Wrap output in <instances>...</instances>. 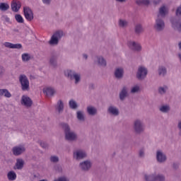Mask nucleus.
Returning a JSON list of instances; mask_svg holds the SVG:
<instances>
[{"label": "nucleus", "instance_id": "54", "mask_svg": "<svg viewBox=\"0 0 181 181\" xmlns=\"http://www.w3.org/2000/svg\"><path fill=\"white\" fill-rule=\"evenodd\" d=\"M40 146H42V148H46V144H45L44 142H40Z\"/></svg>", "mask_w": 181, "mask_h": 181}, {"label": "nucleus", "instance_id": "53", "mask_svg": "<svg viewBox=\"0 0 181 181\" xmlns=\"http://www.w3.org/2000/svg\"><path fill=\"white\" fill-rule=\"evenodd\" d=\"M88 88L89 90H94V88H95V86L94 85V83H90Z\"/></svg>", "mask_w": 181, "mask_h": 181}, {"label": "nucleus", "instance_id": "41", "mask_svg": "<svg viewBox=\"0 0 181 181\" xmlns=\"http://www.w3.org/2000/svg\"><path fill=\"white\" fill-rule=\"evenodd\" d=\"M127 25H128V22H127L126 21H124V20L119 21V26H120V28H125V26H127Z\"/></svg>", "mask_w": 181, "mask_h": 181}, {"label": "nucleus", "instance_id": "31", "mask_svg": "<svg viewBox=\"0 0 181 181\" xmlns=\"http://www.w3.org/2000/svg\"><path fill=\"white\" fill-rule=\"evenodd\" d=\"M69 105L71 110H77V108H78V105L74 100H70L69 102Z\"/></svg>", "mask_w": 181, "mask_h": 181}, {"label": "nucleus", "instance_id": "28", "mask_svg": "<svg viewBox=\"0 0 181 181\" xmlns=\"http://www.w3.org/2000/svg\"><path fill=\"white\" fill-rule=\"evenodd\" d=\"M136 5L139 6H141V5H144V6H148L151 4L150 0H136Z\"/></svg>", "mask_w": 181, "mask_h": 181}, {"label": "nucleus", "instance_id": "29", "mask_svg": "<svg viewBox=\"0 0 181 181\" xmlns=\"http://www.w3.org/2000/svg\"><path fill=\"white\" fill-rule=\"evenodd\" d=\"M87 112L89 115H96L97 109L93 106H88L87 107Z\"/></svg>", "mask_w": 181, "mask_h": 181}, {"label": "nucleus", "instance_id": "20", "mask_svg": "<svg viewBox=\"0 0 181 181\" xmlns=\"http://www.w3.org/2000/svg\"><path fill=\"white\" fill-rule=\"evenodd\" d=\"M57 90L54 88L52 86H48L46 88V97L52 98V97H54V94H56Z\"/></svg>", "mask_w": 181, "mask_h": 181}, {"label": "nucleus", "instance_id": "47", "mask_svg": "<svg viewBox=\"0 0 181 181\" xmlns=\"http://www.w3.org/2000/svg\"><path fill=\"white\" fill-rule=\"evenodd\" d=\"M13 49H22V44H13Z\"/></svg>", "mask_w": 181, "mask_h": 181}, {"label": "nucleus", "instance_id": "30", "mask_svg": "<svg viewBox=\"0 0 181 181\" xmlns=\"http://www.w3.org/2000/svg\"><path fill=\"white\" fill-rule=\"evenodd\" d=\"M49 64L52 67H57V57L53 55L49 59Z\"/></svg>", "mask_w": 181, "mask_h": 181}, {"label": "nucleus", "instance_id": "27", "mask_svg": "<svg viewBox=\"0 0 181 181\" xmlns=\"http://www.w3.org/2000/svg\"><path fill=\"white\" fill-rule=\"evenodd\" d=\"M97 60H98V64H99V66H101L102 67L107 66V61L102 56L97 57Z\"/></svg>", "mask_w": 181, "mask_h": 181}, {"label": "nucleus", "instance_id": "7", "mask_svg": "<svg viewBox=\"0 0 181 181\" xmlns=\"http://www.w3.org/2000/svg\"><path fill=\"white\" fill-rule=\"evenodd\" d=\"M136 76L138 80H145L148 76V69L144 66H139Z\"/></svg>", "mask_w": 181, "mask_h": 181}, {"label": "nucleus", "instance_id": "4", "mask_svg": "<svg viewBox=\"0 0 181 181\" xmlns=\"http://www.w3.org/2000/svg\"><path fill=\"white\" fill-rule=\"evenodd\" d=\"M19 82L21 86L22 91H29L30 90V88L29 87V79L26 75H20Z\"/></svg>", "mask_w": 181, "mask_h": 181}, {"label": "nucleus", "instance_id": "26", "mask_svg": "<svg viewBox=\"0 0 181 181\" xmlns=\"http://www.w3.org/2000/svg\"><path fill=\"white\" fill-rule=\"evenodd\" d=\"M168 90H169V88L166 85H164L163 86H160L158 88V92L160 95H165L166 94Z\"/></svg>", "mask_w": 181, "mask_h": 181}, {"label": "nucleus", "instance_id": "13", "mask_svg": "<svg viewBox=\"0 0 181 181\" xmlns=\"http://www.w3.org/2000/svg\"><path fill=\"white\" fill-rule=\"evenodd\" d=\"M128 46L131 50H133V52H141V50H142L141 44L135 41H129L128 42Z\"/></svg>", "mask_w": 181, "mask_h": 181}, {"label": "nucleus", "instance_id": "14", "mask_svg": "<svg viewBox=\"0 0 181 181\" xmlns=\"http://www.w3.org/2000/svg\"><path fill=\"white\" fill-rule=\"evenodd\" d=\"M24 16L28 22L33 21V11L29 7H24L23 8Z\"/></svg>", "mask_w": 181, "mask_h": 181}, {"label": "nucleus", "instance_id": "61", "mask_svg": "<svg viewBox=\"0 0 181 181\" xmlns=\"http://www.w3.org/2000/svg\"><path fill=\"white\" fill-rule=\"evenodd\" d=\"M14 30V32L19 33V30H18V29H15V30Z\"/></svg>", "mask_w": 181, "mask_h": 181}, {"label": "nucleus", "instance_id": "5", "mask_svg": "<svg viewBox=\"0 0 181 181\" xmlns=\"http://www.w3.org/2000/svg\"><path fill=\"white\" fill-rule=\"evenodd\" d=\"M153 28L155 29V30H156V32H162V30L165 29V21H163V19L159 17V15L157 16L156 23L153 25Z\"/></svg>", "mask_w": 181, "mask_h": 181}, {"label": "nucleus", "instance_id": "23", "mask_svg": "<svg viewBox=\"0 0 181 181\" xmlns=\"http://www.w3.org/2000/svg\"><path fill=\"white\" fill-rule=\"evenodd\" d=\"M158 73L160 77H165L168 74V69L163 66H160L158 69Z\"/></svg>", "mask_w": 181, "mask_h": 181}, {"label": "nucleus", "instance_id": "25", "mask_svg": "<svg viewBox=\"0 0 181 181\" xmlns=\"http://www.w3.org/2000/svg\"><path fill=\"white\" fill-rule=\"evenodd\" d=\"M4 96L6 98H11L12 94L8 90V89H0V97Z\"/></svg>", "mask_w": 181, "mask_h": 181}, {"label": "nucleus", "instance_id": "8", "mask_svg": "<svg viewBox=\"0 0 181 181\" xmlns=\"http://www.w3.org/2000/svg\"><path fill=\"white\" fill-rule=\"evenodd\" d=\"M12 152L14 156H20V155L26 152V148L23 145L16 146L13 147Z\"/></svg>", "mask_w": 181, "mask_h": 181}, {"label": "nucleus", "instance_id": "57", "mask_svg": "<svg viewBox=\"0 0 181 181\" xmlns=\"http://www.w3.org/2000/svg\"><path fill=\"white\" fill-rule=\"evenodd\" d=\"M117 2H125L127 0H115Z\"/></svg>", "mask_w": 181, "mask_h": 181}, {"label": "nucleus", "instance_id": "3", "mask_svg": "<svg viewBox=\"0 0 181 181\" xmlns=\"http://www.w3.org/2000/svg\"><path fill=\"white\" fill-rule=\"evenodd\" d=\"M63 35L64 33L62 30H57L54 33L48 42L49 46H57V45H59V42H60L61 39L63 37Z\"/></svg>", "mask_w": 181, "mask_h": 181}, {"label": "nucleus", "instance_id": "51", "mask_svg": "<svg viewBox=\"0 0 181 181\" xmlns=\"http://www.w3.org/2000/svg\"><path fill=\"white\" fill-rule=\"evenodd\" d=\"M57 181H70L66 177H59L58 179H57Z\"/></svg>", "mask_w": 181, "mask_h": 181}, {"label": "nucleus", "instance_id": "15", "mask_svg": "<svg viewBox=\"0 0 181 181\" xmlns=\"http://www.w3.org/2000/svg\"><path fill=\"white\" fill-rule=\"evenodd\" d=\"M21 104L22 105L30 108V107H32L33 105V101L30 98H29V96L23 95L21 98Z\"/></svg>", "mask_w": 181, "mask_h": 181}, {"label": "nucleus", "instance_id": "11", "mask_svg": "<svg viewBox=\"0 0 181 181\" xmlns=\"http://www.w3.org/2000/svg\"><path fill=\"white\" fill-rule=\"evenodd\" d=\"M170 22L172 24V28L175 30H177L180 33H181V19L172 18L170 19Z\"/></svg>", "mask_w": 181, "mask_h": 181}, {"label": "nucleus", "instance_id": "16", "mask_svg": "<svg viewBox=\"0 0 181 181\" xmlns=\"http://www.w3.org/2000/svg\"><path fill=\"white\" fill-rule=\"evenodd\" d=\"M129 93H128V87L123 86L122 90L119 93V98L120 101H124L127 97H129Z\"/></svg>", "mask_w": 181, "mask_h": 181}, {"label": "nucleus", "instance_id": "24", "mask_svg": "<svg viewBox=\"0 0 181 181\" xmlns=\"http://www.w3.org/2000/svg\"><path fill=\"white\" fill-rule=\"evenodd\" d=\"M159 18H160V16L162 18H165V16H166V15H168V8H166L165 6H163L159 8Z\"/></svg>", "mask_w": 181, "mask_h": 181}, {"label": "nucleus", "instance_id": "39", "mask_svg": "<svg viewBox=\"0 0 181 181\" xmlns=\"http://www.w3.org/2000/svg\"><path fill=\"white\" fill-rule=\"evenodd\" d=\"M32 57H30V54L28 53H24L22 54V60L23 62H29Z\"/></svg>", "mask_w": 181, "mask_h": 181}, {"label": "nucleus", "instance_id": "12", "mask_svg": "<svg viewBox=\"0 0 181 181\" xmlns=\"http://www.w3.org/2000/svg\"><path fill=\"white\" fill-rule=\"evenodd\" d=\"M156 160L158 163H165L168 160V157L163 151L158 150L156 151Z\"/></svg>", "mask_w": 181, "mask_h": 181}, {"label": "nucleus", "instance_id": "46", "mask_svg": "<svg viewBox=\"0 0 181 181\" xmlns=\"http://www.w3.org/2000/svg\"><path fill=\"white\" fill-rule=\"evenodd\" d=\"M139 158H145V151L144 150V148H141L139 151Z\"/></svg>", "mask_w": 181, "mask_h": 181}, {"label": "nucleus", "instance_id": "34", "mask_svg": "<svg viewBox=\"0 0 181 181\" xmlns=\"http://www.w3.org/2000/svg\"><path fill=\"white\" fill-rule=\"evenodd\" d=\"M8 9H9V4L6 3H0V11H1V12H6Z\"/></svg>", "mask_w": 181, "mask_h": 181}, {"label": "nucleus", "instance_id": "49", "mask_svg": "<svg viewBox=\"0 0 181 181\" xmlns=\"http://www.w3.org/2000/svg\"><path fill=\"white\" fill-rule=\"evenodd\" d=\"M2 18H3V19H4V21L6 22H7V23H11V19L8 18V16L4 15V16H2Z\"/></svg>", "mask_w": 181, "mask_h": 181}, {"label": "nucleus", "instance_id": "63", "mask_svg": "<svg viewBox=\"0 0 181 181\" xmlns=\"http://www.w3.org/2000/svg\"><path fill=\"white\" fill-rule=\"evenodd\" d=\"M40 181H46V180H40Z\"/></svg>", "mask_w": 181, "mask_h": 181}, {"label": "nucleus", "instance_id": "1", "mask_svg": "<svg viewBox=\"0 0 181 181\" xmlns=\"http://www.w3.org/2000/svg\"><path fill=\"white\" fill-rule=\"evenodd\" d=\"M61 127L64 131V138L68 142H76L77 141V133L71 131L70 125L67 123H61Z\"/></svg>", "mask_w": 181, "mask_h": 181}, {"label": "nucleus", "instance_id": "32", "mask_svg": "<svg viewBox=\"0 0 181 181\" xmlns=\"http://www.w3.org/2000/svg\"><path fill=\"white\" fill-rule=\"evenodd\" d=\"M134 32L136 35H139L140 33H142L144 32V28L142 27V25L137 24L135 26Z\"/></svg>", "mask_w": 181, "mask_h": 181}, {"label": "nucleus", "instance_id": "60", "mask_svg": "<svg viewBox=\"0 0 181 181\" xmlns=\"http://www.w3.org/2000/svg\"><path fill=\"white\" fill-rule=\"evenodd\" d=\"M43 93H44V94H46V88H43Z\"/></svg>", "mask_w": 181, "mask_h": 181}, {"label": "nucleus", "instance_id": "38", "mask_svg": "<svg viewBox=\"0 0 181 181\" xmlns=\"http://www.w3.org/2000/svg\"><path fill=\"white\" fill-rule=\"evenodd\" d=\"M15 19L18 23H23L25 22L23 17L21 14H16Z\"/></svg>", "mask_w": 181, "mask_h": 181}, {"label": "nucleus", "instance_id": "35", "mask_svg": "<svg viewBox=\"0 0 181 181\" xmlns=\"http://www.w3.org/2000/svg\"><path fill=\"white\" fill-rule=\"evenodd\" d=\"M144 179L146 181H156V174L145 175Z\"/></svg>", "mask_w": 181, "mask_h": 181}, {"label": "nucleus", "instance_id": "43", "mask_svg": "<svg viewBox=\"0 0 181 181\" xmlns=\"http://www.w3.org/2000/svg\"><path fill=\"white\" fill-rule=\"evenodd\" d=\"M138 91H139V86H134L133 88H132V90H131L132 94H135V93H138Z\"/></svg>", "mask_w": 181, "mask_h": 181}, {"label": "nucleus", "instance_id": "40", "mask_svg": "<svg viewBox=\"0 0 181 181\" xmlns=\"http://www.w3.org/2000/svg\"><path fill=\"white\" fill-rule=\"evenodd\" d=\"M156 181H165V175L162 174H156Z\"/></svg>", "mask_w": 181, "mask_h": 181}, {"label": "nucleus", "instance_id": "17", "mask_svg": "<svg viewBox=\"0 0 181 181\" xmlns=\"http://www.w3.org/2000/svg\"><path fill=\"white\" fill-rule=\"evenodd\" d=\"M114 74L115 78L122 80V78H124V68H116Z\"/></svg>", "mask_w": 181, "mask_h": 181}, {"label": "nucleus", "instance_id": "45", "mask_svg": "<svg viewBox=\"0 0 181 181\" xmlns=\"http://www.w3.org/2000/svg\"><path fill=\"white\" fill-rule=\"evenodd\" d=\"M177 128L178 129V135L181 137V120L177 123Z\"/></svg>", "mask_w": 181, "mask_h": 181}, {"label": "nucleus", "instance_id": "18", "mask_svg": "<svg viewBox=\"0 0 181 181\" xmlns=\"http://www.w3.org/2000/svg\"><path fill=\"white\" fill-rule=\"evenodd\" d=\"M107 112L108 114H110V115H113L114 117H118V115H119V110L117 109V107L115 106H110L107 108Z\"/></svg>", "mask_w": 181, "mask_h": 181}, {"label": "nucleus", "instance_id": "10", "mask_svg": "<svg viewBox=\"0 0 181 181\" xmlns=\"http://www.w3.org/2000/svg\"><path fill=\"white\" fill-rule=\"evenodd\" d=\"M73 156L76 160H81L87 158V153L83 150H76L74 151Z\"/></svg>", "mask_w": 181, "mask_h": 181}, {"label": "nucleus", "instance_id": "59", "mask_svg": "<svg viewBox=\"0 0 181 181\" xmlns=\"http://www.w3.org/2000/svg\"><path fill=\"white\" fill-rule=\"evenodd\" d=\"M153 4H155L156 5H158V4H159V1H154Z\"/></svg>", "mask_w": 181, "mask_h": 181}, {"label": "nucleus", "instance_id": "36", "mask_svg": "<svg viewBox=\"0 0 181 181\" xmlns=\"http://www.w3.org/2000/svg\"><path fill=\"white\" fill-rule=\"evenodd\" d=\"M159 110L160 112L166 113L170 111V107L169 105H162Z\"/></svg>", "mask_w": 181, "mask_h": 181}, {"label": "nucleus", "instance_id": "33", "mask_svg": "<svg viewBox=\"0 0 181 181\" xmlns=\"http://www.w3.org/2000/svg\"><path fill=\"white\" fill-rule=\"evenodd\" d=\"M7 177L8 180H16V173L15 171H10L7 174Z\"/></svg>", "mask_w": 181, "mask_h": 181}, {"label": "nucleus", "instance_id": "44", "mask_svg": "<svg viewBox=\"0 0 181 181\" xmlns=\"http://www.w3.org/2000/svg\"><path fill=\"white\" fill-rule=\"evenodd\" d=\"M4 46H5V47H8V49H13V44L11 42H4Z\"/></svg>", "mask_w": 181, "mask_h": 181}, {"label": "nucleus", "instance_id": "62", "mask_svg": "<svg viewBox=\"0 0 181 181\" xmlns=\"http://www.w3.org/2000/svg\"><path fill=\"white\" fill-rule=\"evenodd\" d=\"M43 4H46V0H42Z\"/></svg>", "mask_w": 181, "mask_h": 181}, {"label": "nucleus", "instance_id": "19", "mask_svg": "<svg viewBox=\"0 0 181 181\" xmlns=\"http://www.w3.org/2000/svg\"><path fill=\"white\" fill-rule=\"evenodd\" d=\"M11 10L13 12H19V9H21V1L17 0H13L11 2Z\"/></svg>", "mask_w": 181, "mask_h": 181}, {"label": "nucleus", "instance_id": "50", "mask_svg": "<svg viewBox=\"0 0 181 181\" xmlns=\"http://www.w3.org/2000/svg\"><path fill=\"white\" fill-rule=\"evenodd\" d=\"M175 13H176V16H181V6H180L179 7H177Z\"/></svg>", "mask_w": 181, "mask_h": 181}, {"label": "nucleus", "instance_id": "42", "mask_svg": "<svg viewBox=\"0 0 181 181\" xmlns=\"http://www.w3.org/2000/svg\"><path fill=\"white\" fill-rule=\"evenodd\" d=\"M50 161L53 163H57V162H59V157L56 156H52L50 157Z\"/></svg>", "mask_w": 181, "mask_h": 181}, {"label": "nucleus", "instance_id": "2", "mask_svg": "<svg viewBox=\"0 0 181 181\" xmlns=\"http://www.w3.org/2000/svg\"><path fill=\"white\" fill-rule=\"evenodd\" d=\"M64 74L66 78H69V80H75L76 85L81 81V74L76 73L74 70L66 69L64 71Z\"/></svg>", "mask_w": 181, "mask_h": 181}, {"label": "nucleus", "instance_id": "6", "mask_svg": "<svg viewBox=\"0 0 181 181\" xmlns=\"http://www.w3.org/2000/svg\"><path fill=\"white\" fill-rule=\"evenodd\" d=\"M134 129L136 134H142L145 131V125L141 119H136L134 122Z\"/></svg>", "mask_w": 181, "mask_h": 181}, {"label": "nucleus", "instance_id": "9", "mask_svg": "<svg viewBox=\"0 0 181 181\" xmlns=\"http://www.w3.org/2000/svg\"><path fill=\"white\" fill-rule=\"evenodd\" d=\"M91 166H93V163L90 160H86L79 163V168L82 172H88L91 169Z\"/></svg>", "mask_w": 181, "mask_h": 181}, {"label": "nucleus", "instance_id": "37", "mask_svg": "<svg viewBox=\"0 0 181 181\" xmlns=\"http://www.w3.org/2000/svg\"><path fill=\"white\" fill-rule=\"evenodd\" d=\"M76 117L78 121L84 122L86 120V119L84 118V113H83L82 111H78L76 112Z\"/></svg>", "mask_w": 181, "mask_h": 181}, {"label": "nucleus", "instance_id": "58", "mask_svg": "<svg viewBox=\"0 0 181 181\" xmlns=\"http://www.w3.org/2000/svg\"><path fill=\"white\" fill-rule=\"evenodd\" d=\"M178 58H179L180 61L181 62V54H178Z\"/></svg>", "mask_w": 181, "mask_h": 181}, {"label": "nucleus", "instance_id": "56", "mask_svg": "<svg viewBox=\"0 0 181 181\" xmlns=\"http://www.w3.org/2000/svg\"><path fill=\"white\" fill-rule=\"evenodd\" d=\"M50 2H52V0H46V5H50Z\"/></svg>", "mask_w": 181, "mask_h": 181}, {"label": "nucleus", "instance_id": "21", "mask_svg": "<svg viewBox=\"0 0 181 181\" xmlns=\"http://www.w3.org/2000/svg\"><path fill=\"white\" fill-rule=\"evenodd\" d=\"M23 166H25V160L22 158H17L14 169L22 170V169H23Z\"/></svg>", "mask_w": 181, "mask_h": 181}, {"label": "nucleus", "instance_id": "52", "mask_svg": "<svg viewBox=\"0 0 181 181\" xmlns=\"http://www.w3.org/2000/svg\"><path fill=\"white\" fill-rule=\"evenodd\" d=\"M173 168L176 170L177 169H179V164L177 163H173Z\"/></svg>", "mask_w": 181, "mask_h": 181}, {"label": "nucleus", "instance_id": "48", "mask_svg": "<svg viewBox=\"0 0 181 181\" xmlns=\"http://www.w3.org/2000/svg\"><path fill=\"white\" fill-rule=\"evenodd\" d=\"M4 74H5V69L4 68V66H0V77H2Z\"/></svg>", "mask_w": 181, "mask_h": 181}, {"label": "nucleus", "instance_id": "22", "mask_svg": "<svg viewBox=\"0 0 181 181\" xmlns=\"http://www.w3.org/2000/svg\"><path fill=\"white\" fill-rule=\"evenodd\" d=\"M55 110H57L59 114H62V112L64 111V103H63V100H59L57 101V103L55 106Z\"/></svg>", "mask_w": 181, "mask_h": 181}, {"label": "nucleus", "instance_id": "55", "mask_svg": "<svg viewBox=\"0 0 181 181\" xmlns=\"http://www.w3.org/2000/svg\"><path fill=\"white\" fill-rule=\"evenodd\" d=\"M83 59H86V60H87V59H88V55H87L86 54H83Z\"/></svg>", "mask_w": 181, "mask_h": 181}]
</instances>
